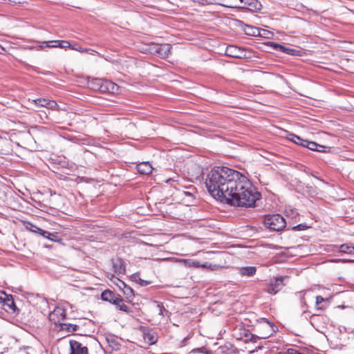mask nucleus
<instances>
[{
  "label": "nucleus",
  "mask_w": 354,
  "mask_h": 354,
  "mask_svg": "<svg viewBox=\"0 0 354 354\" xmlns=\"http://www.w3.org/2000/svg\"><path fill=\"white\" fill-rule=\"evenodd\" d=\"M47 109H51V110H58L59 105L57 104V103L55 101L49 100Z\"/></svg>",
  "instance_id": "nucleus-29"
},
{
  "label": "nucleus",
  "mask_w": 354,
  "mask_h": 354,
  "mask_svg": "<svg viewBox=\"0 0 354 354\" xmlns=\"http://www.w3.org/2000/svg\"><path fill=\"white\" fill-rule=\"evenodd\" d=\"M5 298H7V294H6L4 292L1 291L0 292V305H2V303L3 302V300Z\"/></svg>",
  "instance_id": "nucleus-33"
},
{
  "label": "nucleus",
  "mask_w": 354,
  "mask_h": 354,
  "mask_svg": "<svg viewBox=\"0 0 354 354\" xmlns=\"http://www.w3.org/2000/svg\"><path fill=\"white\" fill-rule=\"evenodd\" d=\"M307 228H308V226L306 224H299V225H297L296 226H294L292 227V230L296 231V230H298V231H301V230H306Z\"/></svg>",
  "instance_id": "nucleus-31"
},
{
  "label": "nucleus",
  "mask_w": 354,
  "mask_h": 354,
  "mask_svg": "<svg viewBox=\"0 0 354 354\" xmlns=\"http://www.w3.org/2000/svg\"><path fill=\"white\" fill-rule=\"evenodd\" d=\"M113 281L114 282V283L120 289V290H122V289H124V288L127 287V284L122 281V280H120V279H118V277H115L113 276Z\"/></svg>",
  "instance_id": "nucleus-28"
},
{
  "label": "nucleus",
  "mask_w": 354,
  "mask_h": 354,
  "mask_svg": "<svg viewBox=\"0 0 354 354\" xmlns=\"http://www.w3.org/2000/svg\"><path fill=\"white\" fill-rule=\"evenodd\" d=\"M171 48V45L168 44H151L144 50L151 54L157 55L161 58H166L169 56Z\"/></svg>",
  "instance_id": "nucleus-4"
},
{
  "label": "nucleus",
  "mask_w": 354,
  "mask_h": 354,
  "mask_svg": "<svg viewBox=\"0 0 354 354\" xmlns=\"http://www.w3.org/2000/svg\"><path fill=\"white\" fill-rule=\"evenodd\" d=\"M261 33L263 35L261 37H263V36H264L266 35V32H261Z\"/></svg>",
  "instance_id": "nucleus-39"
},
{
  "label": "nucleus",
  "mask_w": 354,
  "mask_h": 354,
  "mask_svg": "<svg viewBox=\"0 0 354 354\" xmlns=\"http://www.w3.org/2000/svg\"><path fill=\"white\" fill-rule=\"evenodd\" d=\"M288 140L298 145L301 146V147H303V145H304V144H303V142H304L306 141V140H304L301 138H300L299 136H298L295 134H293V133H291L289 135Z\"/></svg>",
  "instance_id": "nucleus-23"
},
{
  "label": "nucleus",
  "mask_w": 354,
  "mask_h": 354,
  "mask_svg": "<svg viewBox=\"0 0 354 354\" xmlns=\"http://www.w3.org/2000/svg\"><path fill=\"white\" fill-rule=\"evenodd\" d=\"M102 298L103 300L109 301L111 302H113V299H115L114 298V295L113 292L109 290L103 292L102 293Z\"/></svg>",
  "instance_id": "nucleus-27"
},
{
  "label": "nucleus",
  "mask_w": 354,
  "mask_h": 354,
  "mask_svg": "<svg viewBox=\"0 0 354 354\" xmlns=\"http://www.w3.org/2000/svg\"><path fill=\"white\" fill-rule=\"evenodd\" d=\"M71 352L69 354H88V349L75 340L70 341Z\"/></svg>",
  "instance_id": "nucleus-9"
},
{
  "label": "nucleus",
  "mask_w": 354,
  "mask_h": 354,
  "mask_svg": "<svg viewBox=\"0 0 354 354\" xmlns=\"http://www.w3.org/2000/svg\"><path fill=\"white\" fill-rule=\"evenodd\" d=\"M122 291H123L124 294L128 297H131L133 295L132 288L129 287L127 285V287L124 288V289H122Z\"/></svg>",
  "instance_id": "nucleus-32"
},
{
  "label": "nucleus",
  "mask_w": 354,
  "mask_h": 354,
  "mask_svg": "<svg viewBox=\"0 0 354 354\" xmlns=\"http://www.w3.org/2000/svg\"><path fill=\"white\" fill-rule=\"evenodd\" d=\"M157 308H158L159 310V315L165 316L166 314L168 313V311L165 308L162 304L157 303Z\"/></svg>",
  "instance_id": "nucleus-30"
},
{
  "label": "nucleus",
  "mask_w": 354,
  "mask_h": 354,
  "mask_svg": "<svg viewBox=\"0 0 354 354\" xmlns=\"http://www.w3.org/2000/svg\"><path fill=\"white\" fill-rule=\"evenodd\" d=\"M248 53L245 49L232 45L228 46L225 50V54L227 56L239 59L248 57Z\"/></svg>",
  "instance_id": "nucleus-6"
},
{
  "label": "nucleus",
  "mask_w": 354,
  "mask_h": 354,
  "mask_svg": "<svg viewBox=\"0 0 354 354\" xmlns=\"http://www.w3.org/2000/svg\"><path fill=\"white\" fill-rule=\"evenodd\" d=\"M270 44L276 50H280V51L286 53L288 55H296V53L297 52V50L294 48H288V47L282 46L281 44H277L274 42H270Z\"/></svg>",
  "instance_id": "nucleus-15"
},
{
  "label": "nucleus",
  "mask_w": 354,
  "mask_h": 354,
  "mask_svg": "<svg viewBox=\"0 0 354 354\" xmlns=\"http://www.w3.org/2000/svg\"><path fill=\"white\" fill-rule=\"evenodd\" d=\"M238 1L241 3H243V5L252 6L254 4L256 9H260L261 6V3L256 0H238Z\"/></svg>",
  "instance_id": "nucleus-25"
},
{
  "label": "nucleus",
  "mask_w": 354,
  "mask_h": 354,
  "mask_svg": "<svg viewBox=\"0 0 354 354\" xmlns=\"http://www.w3.org/2000/svg\"><path fill=\"white\" fill-rule=\"evenodd\" d=\"M288 279L287 276H280L270 279L266 292L271 295L277 294L285 286L284 281Z\"/></svg>",
  "instance_id": "nucleus-5"
},
{
  "label": "nucleus",
  "mask_w": 354,
  "mask_h": 354,
  "mask_svg": "<svg viewBox=\"0 0 354 354\" xmlns=\"http://www.w3.org/2000/svg\"><path fill=\"white\" fill-rule=\"evenodd\" d=\"M143 338L147 343L152 345L158 341V335L153 330L145 328L143 330Z\"/></svg>",
  "instance_id": "nucleus-10"
},
{
  "label": "nucleus",
  "mask_w": 354,
  "mask_h": 354,
  "mask_svg": "<svg viewBox=\"0 0 354 354\" xmlns=\"http://www.w3.org/2000/svg\"><path fill=\"white\" fill-rule=\"evenodd\" d=\"M332 262H339V261H342V262H354V259H348V260H346V259H344V260H341V259H335V260H331Z\"/></svg>",
  "instance_id": "nucleus-36"
},
{
  "label": "nucleus",
  "mask_w": 354,
  "mask_h": 354,
  "mask_svg": "<svg viewBox=\"0 0 354 354\" xmlns=\"http://www.w3.org/2000/svg\"><path fill=\"white\" fill-rule=\"evenodd\" d=\"M289 354H299V351L295 349H289L288 350Z\"/></svg>",
  "instance_id": "nucleus-37"
},
{
  "label": "nucleus",
  "mask_w": 354,
  "mask_h": 354,
  "mask_svg": "<svg viewBox=\"0 0 354 354\" xmlns=\"http://www.w3.org/2000/svg\"><path fill=\"white\" fill-rule=\"evenodd\" d=\"M0 54H3L4 52H6V49L1 45H0Z\"/></svg>",
  "instance_id": "nucleus-38"
},
{
  "label": "nucleus",
  "mask_w": 354,
  "mask_h": 354,
  "mask_svg": "<svg viewBox=\"0 0 354 354\" xmlns=\"http://www.w3.org/2000/svg\"><path fill=\"white\" fill-rule=\"evenodd\" d=\"M329 303V298H324L323 297L318 295L316 297L315 308L317 310H323L328 307Z\"/></svg>",
  "instance_id": "nucleus-16"
},
{
  "label": "nucleus",
  "mask_w": 354,
  "mask_h": 354,
  "mask_svg": "<svg viewBox=\"0 0 354 354\" xmlns=\"http://www.w3.org/2000/svg\"><path fill=\"white\" fill-rule=\"evenodd\" d=\"M257 268L254 266H245L239 268V274L242 277H252L256 274Z\"/></svg>",
  "instance_id": "nucleus-20"
},
{
  "label": "nucleus",
  "mask_w": 354,
  "mask_h": 354,
  "mask_svg": "<svg viewBox=\"0 0 354 354\" xmlns=\"http://www.w3.org/2000/svg\"><path fill=\"white\" fill-rule=\"evenodd\" d=\"M42 44V42H38L36 46H29L28 48L30 50H38L37 48H40V45Z\"/></svg>",
  "instance_id": "nucleus-34"
},
{
  "label": "nucleus",
  "mask_w": 354,
  "mask_h": 354,
  "mask_svg": "<svg viewBox=\"0 0 354 354\" xmlns=\"http://www.w3.org/2000/svg\"><path fill=\"white\" fill-rule=\"evenodd\" d=\"M138 171L142 174H149L152 172L153 167L148 162H142L137 165Z\"/></svg>",
  "instance_id": "nucleus-18"
},
{
  "label": "nucleus",
  "mask_w": 354,
  "mask_h": 354,
  "mask_svg": "<svg viewBox=\"0 0 354 354\" xmlns=\"http://www.w3.org/2000/svg\"><path fill=\"white\" fill-rule=\"evenodd\" d=\"M329 247L331 248V251H336L338 248L339 252L342 253L354 254V245L351 243H344L339 246L330 245Z\"/></svg>",
  "instance_id": "nucleus-11"
},
{
  "label": "nucleus",
  "mask_w": 354,
  "mask_h": 354,
  "mask_svg": "<svg viewBox=\"0 0 354 354\" xmlns=\"http://www.w3.org/2000/svg\"><path fill=\"white\" fill-rule=\"evenodd\" d=\"M286 221L280 214L268 215L264 219V225L270 230L279 231L286 227Z\"/></svg>",
  "instance_id": "nucleus-3"
},
{
  "label": "nucleus",
  "mask_w": 354,
  "mask_h": 354,
  "mask_svg": "<svg viewBox=\"0 0 354 354\" xmlns=\"http://www.w3.org/2000/svg\"><path fill=\"white\" fill-rule=\"evenodd\" d=\"M205 186L214 198L235 207H254L261 196L246 176L225 167L212 169L207 175Z\"/></svg>",
  "instance_id": "nucleus-1"
},
{
  "label": "nucleus",
  "mask_w": 354,
  "mask_h": 354,
  "mask_svg": "<svg viewBox=\"0 0 354 354\" xmlns=\"http://www.w3.org/2000/svg\"><path fill=\"white\" fill-rule=\"evenodd\" d=\"M66 316V311L63 308L56 307L54 310L49 313V320L55 325H59L62 330H67L68 331H75L77 326L71 324H65L64 320Z\"/></svg>",
  "instance_id": "nucleus-2"
},
{
  "label": "nucleus",
  "mask_w": 354,
  "mask_h": 354,
  "mask_svg": "<svg viewBox=\"0 0 354 354\" xmlns=\"http://www.w3.org/2000/svg\"><path fill=\"white\" fill-rule=\"evenodd\" d=\"M198 3L202 5H210L211 2L209 0H198L197 1Z\"/></svg>",
  "instance_id": "nucleus-35"
},
{
  "label": "nucleus",
  "mask_w": 354,
  "mask_h": 354,
  "mask_svg": "<svg viewBox=\"0 0 354 354\" xmlns=\"http://www.w3.org/2000/svg\"><path fill=\"white\" fill-rule=\"evenodd\" d=\"M243 31L245 33L250 36H262L261 32H268L267 30L264 29H259L257 27L250 26V25H245L243 28Z\"/></svg>",
  "instance_id": "nucleus-13"
},
{
  "label": "nucleus",
  "mask_w": 354,
  "mask_h": 354,
  "mask_svg": "<svg viewBox=\"0 0 354 354\" xmlns=\"http://www.w3.org/2000/svg\"><path fill=\"white\" fill-rule=\"evenodd\" d=\"M113 303L117 306V307L124 312H128V306L125 305L122 299L120 297H116L115 299H113Z\"/></svg>",
  "instance_id": "nucleus-22"
},
{
  "label": "nucleus",
  "mask_w": 354,
  "mask_h": 354,
  "mask_svg": "<svg viewBox=\"0 0 354 354\" xmlns=\"http://www.w3.org/2000/svg\"><path fill=\"white\" fill-rule=\"evenodd\" d=\"M32 227H34V229H31L32 231L39 233L42 236L45 237L50 241H57L58 240L57 233H56V232L51 233L50 232L44 230L41 228H39L36 226H32Z\"/></svg>",
  "instance_id": "nucleus-12"
},
{
  "label": "nucleus",
  "mask_w": 354,
  "mask_h": 354,
  "mask_svg": "<svg viewBox=\"0 0 354 354\" xmlns=\"http://www.w3.org/2000/svg\"><path fill=\"white\" fill-rule=\"evenodd\" d=\"M44 47L48 48H70L71 44L68 41H59V40H54V41H42V44L40 45V48H37V50H43Z\"/></svg>",
  "instance_id": "nucleus-7"
},
{
  "label": "nucleus",
  "mask_w": 354,
  "mask_h": 354,
  "mask_svg": "<svg viewBox=\"0 0 354 354\" xmlns=\"http://www.w3.org/2000/svg\"><path fill=\"white\" fill-rule=\"evenodd\" d=\"M209 1L211 2V4H218V5H221L222 6L227 7V8L241 7V4H242L241 3H238L236 2H235L234 3H232V4H224V3H221L220 2V0H209Z\"/></svg>",
  "instance_id": "nucleus-24"
},
{
  "label": "nucleus",
  "mask_w": 354,
  "mask_h": 354,
  "mask_svg": "<svg viewBox=\"0 0 354 354\" xmlns=\"http://www.w3.org/2000/svg\"><path fill=\"white\" fill-rule=\"evenodd\" d=\"M32 102L37 106L47 108L49 100L46 98H39L37 100H33Z\"/></svg>",
  "instance_id": "nucleus-26"
},
{
  "label": "nucleus",
  "mask_w": 354,
  "mask_h": 354,
  "mask_svg": "<svg viewBox=\"0 0 354 354\" xmlns=\"http://www.w3.org/2000/svg\"><path fill=\"white\" fill-rule=\"evenodd\" d=\"M93 82L97 86V88L101 91H105V90H108V91L113 93L118 88V86L112 82H104L102 80L100 79H95Z\"/></svg>",
  "instance_id": "nucleus-8"
},
{
  "label": "nucleus",
  "mask_w": 354,
  "mask_h": 354,
  "mask_svg": "<svg viewBox=\"0 0 354 354\" xmlns=\"http://www.w3.org/2000/svg\"><path fill=\"white\" fill-rule=\"evenodd\" d=\"M303 144H304V145H303L304 147H306L310 150L317 151L320 152L324 151V149L325 148V147L323 145H320L315 142L308 141L306 140V141L303 142Z\"/></svg>",
  "instance_id": "nucleus-19"
},
{
  "label": "nucleus",
  "mask_w": 354,
  "mask_h": 354,
  "mask_svg": "<svg viewBox=\"0 0 354 354\" xmlns=\"http://www.w3.org/2000/svg\"><path fill=\"white\" fill-rule=\"evenodd\" d=\"M112 265L113 271L115 274L118 275L125 274V266L121 259H117L113 261Z\"/></svg>",
  "instance_id": "nucleus-14"
},
{
  "label": "nucleus",
  "mask_w": 354,
  "mask_h": 354,
  "mask_svg": "<svg viewBox=\"0 0 354 354\" xmlns=\"http://www.w3.org/2000/svg\"><path fill=\"white\" fill-rule=\"evenodd\" d=\"M1 306L4 308L6 311L12 310L13 312H15L17 308L12 297L8 295H7V298H5V299L3 300Z\"/></svg>",
  "instance_id": "nucleus-17"
},
{
  "label": "nucleus",
  "mask_w": 354,
  "mask_h": 354,
  "mask_svg": "<svg viewBox=\"0 0 354 354\" xmlns=\"http://www.w3.org/2000/svg\"><path fill=\"white\" fill-rule=\"evenodd\" d=\"M175 261L183 263L185 264V266L188 268L191 267H195L198 268L200 267V263L198 261H195L192 259H176Z\"/></svg>",
  "instance_id": "nucleus-21"
}]
</instances>
